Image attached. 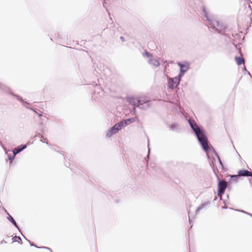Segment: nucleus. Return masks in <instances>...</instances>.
<instances>
[{"label":"nucleus","instance_id":"obj_12","mask_svg":"<svg viewBox=\"0 0 252 252\" xmlns=\"http://www.w3.org/2000/svg\"><path fill=\"white\" fill-rule=\"evenodd\" d=\"M235 59L238 65H241L244 63V60L242 58L236 57Z\"/></svg>","mask_w":252,"mask_h":252},{"label":"nucleus","instance_id":"obj_13","mask_svg":"<svg viewBox=\"0 0 252 252\" xmlns=\"http://www.w3.org/2000/svg\"><path fill=\"white\" fill-rule=\"evenodd\" d=\"M7 218L8 220H9L13 224H14V225H15L16 227H17L16 221L10 215H9Z\"/></svg>","mask_w":252,"mask_h":252},{"label":"nucleus","instance_id":"obj_2","mask_svg":"<svg viewBox=\"0 0 252 252\" xmlns=\"http://www.w3.org/2000/svg\"><path fill=\"white\" fill-rule=\"evenodd\" d=\"M203 12L205 15L206 20L208 21L209 24L212 25L214 29H216L219 32H220L225 30L226 27L222 24L220 23L214 17L210 16L205 9H203Z\"/></svg>","mask_w":252,"mask_h":252},{"label":"nucleus","instance_id":"obj_7","mask_svg":"<svg viewBox=\"0 0 252 252\" xmlns=\"http://www.w3.org/2000/svg\"><path fill=\"white\" fill-rule=\"evenodd\" d=\"M178 64L180 68V72L179 75L180 77H182L185 73L189 69V64L188 63H179Z\"/></svg>","mask_w":252,"mask_h":252},{"label":"nucleus","instance_id":"obj_15","mask_svg":"<svg viewBox=\"0 0 252 252\" xmlns=\"http://www.w3.org/2000/svg\"><path fill=\"white\" fill-rule=\"evenodd\" d=\"M215 156H216V159L218 160V161H219V163H220V165L221 167H222V166H223V165H222V162H221V160H220V158H219V156H218L217 154H215Z\"/></svg>","mask_w":252,"mask_h":252},{"label":"nucleus","instance_id":"obj_8","mask_svg":"<svg viewBox=\"0 0 252 252\" xmlns=\"http://www.w3.org/2000/svg\"><path fill=\"white\" fill-rule=\"evenodd\" d=\"M238 175L242 176H252V173L247 170H240Z\"/></svg>","mask_w":252,"mask_h":252},{"label":"nucleus","instance_id":"obj_14","mask_svg":"<svg viewBox=\"0 0 252 252\" xmlns=\"http://www.w3.org/2000/svg\"><path fill=\"white\" fill-rule=\"evenodd\" d=\"M178 125L176 124H173L171 126L170 128L172 130H177L178 128Z\"/></svg>","mask_w":252,"mask_h":252},{"label":"nucleus","instance_id":"obj_6","mask_svg":"<svg viewBox=\"0 0 252 252\" xmlns=\"http://www.w3.org/2000/svg\"><path fill=\"white\" fill-rule=\"evenodd\" d=\"M181 77H180L179 75L178 77H175L170 79L168 82L169 87L170 88H174L176 87L180 83Z\"/></svg>","mask_w":252,"mask_h":252},{"label":"nucleus","instance_id":"obj_9","mask_svg":"<svg viewBox=\"0 0 252 252\" xmlns=\"http://www.w3.org/2000/svg\"><path fill=\"white\" fill-rule=\"evenodd\" d=\"M144 57L147 58L149 60V63H151V64H154V65H156V63H157V61L156 60H155L154 61V63H152V55H151L149 53H148V52H145L144 54Z\"/></svg>","mask_w":252,"mask_h":252},{"label":"nucleus","instance_id":"obj_17","mask_svg":"<svg viewBox=\"0 0 252 252\" xmlns=\"http://www.w3.org/2000/svg\"><path fill=\"white\" fill-rule=\"evenodd\" d=\"M241 212H243V213H246V214H248V215H249L251 216V217H252V214H250V213H247V212H245V211H241Z\"/></svg>","mask_w":252,"mask_h":252},{"label":"nucleus","instance_id":"obj_18","mask_svg":"<svg viewBox=\"0 0 252 252\" xmlns=\"http://www.w3.org/2000/svg\"><path fill=\"white\" fill-rule=\"evenodd\" d=\"M215 161H216V159L214 158V161H212V164L214 166H215Z\"/></svg>","mask_w":252,"mask_h":252},{"label":"nucleus","instance_id":"obj_16","mask_svg":"<svg viewBox=\"0 0 252 252\" xmlns=\"http://www.w3.org/2000/svg\"><path fill=\"white\" fill-rule=\"evenodd\" d=\"M13 240H14V241H17V242H19V240H21V238L19 237H18V236H15L14 238H13Z\"/></svg>","mask_w":252,"mask_h":252},{"label":"nucleus","instance_id":"obj_1","mask_svg":"<svg viewBox=\"0 0 252 252\" xmlns=\"http://www.w3.org/2000/svg\"><path fill=\"white\" fill-rule=\"evenodd\" d=\"M189 124L190 127L195 133L196 136H197V139L201 145L203 150L207 152L209 149V145L204 131L193 122L189 120Z\"/></svg>","mask_w":252,"mask_h":252},{"label":"nucleus","instance_id":"obj_19","mask_svg":"<svg viewBox=\"0 0 252 252\" xmlns=\"http://www.w3.org/2000/svg\"><path fill=\"white\" fill-rule=\"evenodd\" d=\"M202 207H199L198 209L197 210V211H198L199 210L201 209Z\"/></svg>","mask_w":252,"mask_h":252},{"label":"nucleus","instance_id":"obj_10","mask_svg":"<svg viewBox=\"0 0 252 252\" xmlns=\"http://www.w3.org/2000/svg\"><path fill=\"white\" fill-rule=\"evenodd\" d=\"M27 146L26 145H23L22 146V147H18L16 148H15L13 151V155L15 156L16 154H18L19 152L22 151L23 150L26 148Z\"/></svg>","mask_w":252,"mask_h":252},{"label":"nucleus","instance_id":"obj_4","mask_svg":"<svg viewBox=\"0 0 252 252\" xmlns=\"http://www.w3.org/2000/svg\"><path fill=\"white\" fill-rule=\"evenodd\" d=\"M129 101L133 105L140 106L144 104H147L148 101L143 97L130 98Z\"/></svg>","mask_w":252,"mask_h":252},{"label":"nucleus","instance_id":"obj_11","mask_svg":"<svg viewBox=\"0 0 252 252\" xmlns=\"http://www.w3.org/2000/svg\"><path fill=\"white\" fill-rule=\"evenodd\" d=\"M133 122H134V119L133 118H131V119H128L127 120H126L124 121L120 122V123H124V125H123V127H124V126L130 124V123H133Z\"/></svg>","mask_w":252,"mask_h":252},{"label":"nucleus","instance_id":"obj_5","mask_svg":"<svg viewBox=\"0 0 252 252\" xmlns=\"http://www.w3.org/2000/svg\"><path fill=\"white\" fill-rule=\"evenodd\" d=\"M227 186V183L225 181H222L219 182L218 186V195L220 198H221L222 194L224 193Z\"/></svg>","mask_w":252,"mask_h":252},{"label":"nucleus","instance_id":"obj_3","mask_svg":"<svg viewBox=\"0 0 252 252\" xmlns=\"http://www.w3.org/2000/svg\"><path fill=\"white\" fill-rule=\"evenodd\" d=\"M124 123H119L115 125L110 130H109L106 134V136L107 137H111L112 135L117 133L119 130H120L123 127V125Z\"/></svg>","mask_w":252,"mask_h":252}]
</instances>
